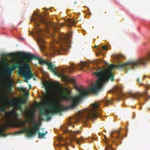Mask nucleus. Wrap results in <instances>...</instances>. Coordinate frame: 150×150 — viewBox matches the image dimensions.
Masks as SVG:
<instances>
[{"label":"nucleus","instance_id":"1","mask_svg":"<svg viewBox=\"0 0 150 150\" xmlns=\"http://www.w3.org/2000/svg\"><path fill=\"white\" fill-rule=\"evenodd\" d=\"M115 68L127 69V62L118 65L111 64L106 69L98 67L96 69V72L93 73V75L98 79L95 85L88 89H83L80 87L75 86V88L79 93L74 96H70L71 91L68 89H66L67 93V94L63 88H59L57 90V93L61 99L64 100L69 101L71 103L68 106H65L60 105L58 107L56 108L55 105L52 102L51 98L52 94L51 87L48 84H45V86L47 94L45 95L47 100L46 104L52 105L51 107L48 108L49 111L52 112L57 113L69 109L74 108L78 103L89 93H97L102 88L105 83L109 79L113 81L114 75L111 71Z\"/></svg>","mask_w":150,"mask_h":150},{"label":"nucleus","instance_id":"2","mask_svg":"<svg viewBox=\"0 0 150 150\" xmlns=\"http://www.w3.org/2000/svg\"><path fill=\"white\" fill-rule=\"evenodd\" d=\"M17 54L23 58L27 63L20 66L21 62L20 60H17L13 63L11 67H9L7 65H4L2 67V71L4 74L7 76H11L13 71L18 68V73L20 76L24 78V81L28 82V80L33 78L34 76L30 70V65L28 63L31 60L35 59L38 60L40 64H44L45 60L40 59L35 55L30 53H25L22 52H18Z\"/></svg>","mask_w":150,"mask_h":150},{"label":"nucleus","instance_id":"3","mask_svg":"<svg viewBox=\"0 0 150 150\" xmlns=\"http://www.w3.org/2000/svg\"><path fill=\"white\" fill-rule=\"evenodd\" d=\"M100 103H94L91 105V108H87L78 111L77 115L73 117L69 122V125L74 127L73 124L80 121L86 124L90 119H95L100 116L98 112Z\"/></svg>","mask_w":150,"mask_h":150},{"label":"nucleus","instance_id":"4","mask_svg":"<svg viewBox=\"0 0 150 150\" xmlns=\"http://www.w3.org/2000/svg\"><path fill=\"white\" fill-rule=\"evenodd\" d=\"M72 33L67 35L62 33L59 35L58 41L54 40L50 43V47L52 52L60 53L61 51L66 50L65 45L68 46L71 43L70 38H72Z\"/></svg>","mask_w":150,"mask_h":150},{"label":"nucleus","instance_id":"5","mask_svg":"<svg viewBox=\"0 0 150 150\" xmlns=\"http://www.w3.org/2000/svg\"><path fill=\"white\" fill-rule=\"evenodd\" d=\"M30 21L34 23L36 26V31L37 35V40L39 44L43 45L45 41L42 37L43 34L41 33L43 30L40 28L39 26L40 23L46 24L44 18L41 15L36 13H34L33 17L31 18Z\"/></svg>","mask_w":150,"mask_h":150},{"label":"nucleus","instance_id":"6","mask_svg":"<svg viewBox=\"0 0 150 150\" xmlns=\"http://www.w3.org/2000/svg\"><path fill=\"white\" fill-rule=\"evenodd\" d=\"M123 87L121 85H119L115 86L113 88L112 92L115 93L116 94L118 98V100H119L121 99V97H131L133 99H139L141 97H143L144 99L146 101L150 98V96H148V98H146L147 94V92L146 91L144 93L141 94L139 93H137L135 94L131 92H129L126 94H125L122 92V88Z\"/></svg>","mask_w":150,"mask_h":150},{"label":"nucleus","instance_id":"7","mask_svg":"<svg viewBox=\"0 0 150 150\" xmlns=\"http://www.w3.org/2000/svg\"><path fill=\"white\" fill-rule=\"evenodd\" d=\"M5 116L7 121L5 125L6 128L21 127L25 124L24 122H19V114L15 111H7L5 113Z\"/></svg>","mask_w":150,"mask_h":150},{"label":"nucleus","instance_id":"8","mask_svg":"<svg viewBox=\"0 0 150 150\" xmlns=\"http://www.w3.org/2000/svg\"><path fill=\"white\" fill-rule=\"evenodd\" d=\"M61 129L63 131L64 134L66 135H71V139L73 140L76 141L78 144H79L80 142H82L84 139L83 137H81L79 139L76 138L75 135L80 134L81 132V131L78 130L72 131L68 129L67 125L62 126L61 127Z\"/></svg>","mask_w":150,"mask_h":150},{"label":"nucleus","instance_id":"9","mask_svg":"<svg viewBox=\"0 0 150 150\" xmlns=\"http://www.w3.org/2000/svg\"><path fill=\"white\" fill-rule=\"evenodd\" d=\"M35 114V112L32 111L30 114V118L29 120L31 122L32 119H34L33 122L34 123L35 126L33 127V129H28L26 128L25 129V131L27 133L26 136L28 137H32L35 135L37 132L40 129V125L34 120Z\"/></svg>","mask_w":150,"mask_h":150},{"label":"nucleus","instance_id":"10","mask_svg":"<svg viewBox=\"0 0 150 150\" xmlns=\"http://www.w3.org/2000/svg\"><path fill=\"white\" fill-rule=\"evenodd\" d=\"M26 102L25 99L22 98L19 100L17 98H15L14 100H9L7 103L10 107H13L18 109L22 110V105L25 104Z\"/></svg>","mask_w":150,"mask_h":150},{"label":"nucleus","instance_id":"11","mask_svg":"<svg viewBox=\"0 0 150 150\" xmlns=\"http://www.w3.org/2000/svg\"><path fill=\"white\" fill-rule=\"evenodd\" d=\"M8 100V94L3 91L2 86L0 84V112L5 111L6 107L3 102L4 101Z\"/></svg>","mask_w":150,"mask_h":150},{"label":"nucleus","instance_id":"12","mask_svg":"<svg viewBox=\"0 0 150 150\" xmlns=\"http://www.w3.org/2000/svg\"><path fill=\"white\" fill-rule=\"evenodd\" d=\"M110 135L111 140L113 142H117L120 143L123 138L122 134L119 131H112L110 132Z\"/></svg>","mask_w":150,"mask_h":150},{"label":"nucleus","instance_id":"13","mask_svg":"<svg viewBox=\"0 0 150 150\" xmlns=\"http://www.w3.org/2000/svg\"><path fill=\"white\" fill-rule=\"evenodd\" d=\"M45 95H46V94H44V96H45V98L46 102L44 104V106L45 107H46L47 106L49 105L50 106V107H48L47 108V112H45V111L46 110V108H43L42 109L40 110V115H44L46 116L47 117V119L48 120H49V119H51V116H50V115L49 114L48 112H50V113H57L52 112H50V111H49L48 108L51 107L52 105H47L46 104V102H47V98H46ZM59 112H57V113H59Z\"/></svg>","mask_w":150,"mask_h":150},{"label":"nucleus","instance_id":"14","mask_svg":"<svg viewBox=\"0 0 150 150\" xmlns=\"http://www.w3.org/2000/svg\"><path fill=\"white\" fill-rule=\"evenodd\" d=\"M14 83V81L12 80L9 79L7 81L6 84V87L8 91L11 92L12 91V87Z\"/></svg>","mask_w":150,"mask_h":150},{"label":"nucleus","instance_id":"15","mask_svg":"<svg viewBox=\"0 0 150 150\" xmlns=\"http://www.w3.org/2000/svg\"><path fill=\"white\" fill-rule=\"evenodd\" d=\"M46 24H45L47 25V27L50 26H51L54 30L57 31L59 30L60 29L59 25L56 23H50V24H48L46 22Z\"/></svg>","mask_w":150,"mask_h":150},{"label":"nucleus","instance_id":"16","mask_svg":"<svg viewBox=\"0 0 150 150\" xmlns=\"http://www.w3.org/2000/svg\"><path fill=\"white\" fill-rule=\"evenodd\" d=\"M66 23L67 25L69 28H71L72 26H74L76 23L74 20L71 19H68Z\"/></svg>","mask_w":150,"mask_h":150},{"label":"nucleus","instance_id":"17","mask_svg":"<svg viewBox=\"0 0 150 150\" xmlns=\"http://www.w3.org/2000/svg\"><path fill=\"white\" fill-rule=\"evenodd\" d=\"M48 69L50 70L53 73L57 74V73L55 69L54 66L52 63H50V64L47 66Z\"/></svg>","mask_w":150,"mask_h":150},{"label":"nucleus","instance_id":"18","mask_svg":"<svg viewBox=\"0 0 150 150\" xmlns=\"http://www.w3.org/2000/svg\"><path fill=\"white\" fill-rule=\"evenodd\" d=\"M67 68L69 72L70 73L75 70L76 67L71 64V66Z\"/></svg>","mask_w":150,"mask_h":150},{"label":"nucleus","instance_id":"19","mask_svg":"<svg viewBox=\"0 0 150 150\" xmlns=\"http://www.w3.org/2000/svg\"><path fill=\"white\" fill-rule=\"evenodd\" d=\"M58 75L60 77L64 78L65 77L64 71V70H62L58 74Z\"/></svg>","mask_w":150,"mask_h":150},{"label":"nucleus","instance_id":"20","mask_svg":"<svg viewBox=\"0 0 150 150\" xmlns=\"http://www.w3.org/2000/svg\"><path fill=\"white\" fill-rule=\"evenodd\" d=\"M5 127H3L0 130V137L1 136H6V135L4 132Z\"/></svg>","mask_w":150,"mask_h":150},{"label":"nucleus","instance_id":"21","mask_svg":"<svg viewBox=\"0 0 150 150\" xmlns=\"http://www.w3.org/2000/svg\"><path fill=\"white\" fill-rule=\"evenodd\" d=\"M47 133V132H46L45 133H40V132H38V137L39 138L45 136Z\"/></svg>","mask_w":150,"mask_h":150},{"label":"nucleus","instance_id":"22","mask_svg":"<svg viewBox=\"0 0 150 150\" xmlns=\"http://www.w3.org/2000/svg\"><path fill=\"white\" fill-rule=\"evenodd\" d=\"M103 102L105 103L106 105L112 103V102L111 100L107 99L105 100Z\"/></svg>","mask_w":150,"mask_h":150},{"label":"nucleus","instance_id":"23","mask_svg":"<svg viewBox=\"0 0 150 150\" xmlns=\"http://www.w3.org/2000/svg\"><path fill=\"white\" fill-rule=\"evenodd\" d=\"M105 150H112V148L110 145L107 144Z\"/></svg>","mask_w":150,"mask_h":150},{"label":"nucleus","instance_id":"24","mask_svg":"<svg viewBox=\"0 0 150 150\" xmlns=\"http://www.w3.org/2000/svg\"><path fill=\"white\" fill-rule=\"evenodd\" d=\"M58 140L59 141H61L63 140H64V139L61 136H59L58 137Z\"/></svg>","mask_w":150,"mask_h":150},{"label":"nucleus","instance_id":"25","mask_svg":"<svg viewBox=\"0 0 150 150\" xmlns=\"http://www.w3.org/2000/svg\"><path fill=\"white\" fill-rule=\"evenodd\" d=\"M102 48L103 50H108V47L105 46H103L102 47Z\"/></svg>","mask_w":150,"mask_h":150},{"label":"nucleus","instance_id":"26","mask_svg":"<svg viewBox=\"0 0 150 150\" xmlns=\"http://www.w3.org/2000/svg\"><path fill=\"white\" fill-rule=\"evenodd\" d=\"M24 132L23 130H20V131H19L17 132H16V133L17 134H21V133H23Z\"/></svg>","mask_w":150,"mask_h":150},{"label":"nucleus","instance_id":"27","mask_svg":"<svg viewBox=\"0 0 150 150\" xmlns=\"http://www.w3.org/2000/svg\"><path fill=\"white\" fill-rule=\"evenodd\" d=\"M44 64L47 65V66L50 64V63H49L48 62L45 60Z\"/></svg>","mask_w":150,"mask_h":150},{"label":"nucleus","instance_id":"28","mask_svg":"<svg viewBox=\"0 0 150 150\" xmlns=\"http://www.w3.org/2000/svg\"><path fill=\"white\" fill-rule=\"evenodd\" d=\"M81 65L82 67L84 66L85 65V64L83 62L81 64Z\"/></svg>","mask_w":150,"mask_h":150},{"label":"nucleus","instance_id":"29","mask_svg":"<svg viewBox=\"0 0 150 150\" xmlns=\"http://www.w3.org/2000/svg\"><path fill=\"white\" fill-rule=\"evenodd\" d=\"M20 90L22 91H25V89L23 88H21L20 89Z\"/></svg>","mask_w":150,"mask_h":150},{"label":"nucleus","instance_id":"30","mask_svg":"<svg viewBox=\"0 0 150 150\" xmlns=\"http://www.w3.org/2000/svg\"><path fill=\"white\" fill-rule=\"evenodd\" d=\"M12 55H13V54H11V53H10V54H8V56H12Z\"/></svg>","mask_w":150,"mask_h":150},{"label":"nucleus","instance_id":"31","mask_svg":"<svg viewBox=\"0 0 150 150\" xmlns=\"http://www.w3.org/2000/svg\"><path fill=\"white\" fill-rule=\"evenodd\" d=\"M140 80V79L139 78H138L137 79V81L138 82H139Z\"/></svg>","mask_w":150,"mask_h":150},{"label":"nucleus","instance_id":"32","mask_svg":"<svg viewBox=\"0 0 150 150\" xmlns=\"http://www.w3.org/2000/svg\"><path fill=\"white\" fill-rule=\"evenodd\" d=\"M3 61L4 62H6L7 61V60L6 59H3Z\"/></svg>","mask_w":150,"mask_h":150},{"label":"nucleus","instance_id":"33","mask_svg":"<svg viewBox=\"0 0 150 150\" xmlns=\"http://www.w3.org/2000/svg\"><path fill=\"white\" fill-rule=\"evenodd\" d=\"M72 82L74 84L75 83V81L74 80V79H72Z\"/></svg>","mask_w":150,"mask_h":150},{"label":"nucleus","instance_id":"34","mask_svg":"<svg viewBox=\"0 0 150 150\" xmlns=\"http://www.w3.org/2000/svg\"><path fill=\"white\" fill-rule=\"evenodd\" d=\"M146 76H144L143 80H144V79H145V78H146Z\"/></svg>","mask_w":150,"mask_h":150},{"label":"nucleus","instance_id":"35","mask_svg":"<svg viewBox=\"0 0 150 150\" xmlns=\"http://www.w3.org/2000/svg\"><path fill=\"white\" fill-rule=\"evenodd\" d=\"M92 139L93 140H94L95 139V138L94 137H93L92 138Z\"/></svg>","mask_w":150,"mask_h":150},{"label":"nucleus","instance_id":"36","mask_svg":"<svg viewBox=\"0 0 150 150\" xmlns=\"http://www.w3.org/2000/svg\"><path fill=\"white\" fill-rule=\"evenodd\" d=\"M81 70H82V68H81Z\"/></svg>","mask_w":150,"mask_h":150},{"label":"nucleus","instance_id":"37","mask_svg":"<svg viewBox=\"0 0 150 150\" xmlns=\"http://www.w3.org/2000/svg\"><path fill=\"white\" fill-rule=\"evenodd\" d=\"M62 25H62L61 26H62Z\"/></svg>","mask_w":150,"mask_h":150},{"label":"nucleus","instance_id":"38","mask_svg":"<svg viewBox=\"0 0 150 150\" xmlns=\"http://www.w3.org/2000/svg\"><path fill=\"white\" fill-rule=\"evenodd\" d=\"M106 142V143H107V142Z\"/></svg>","mask_w":150,"mask_h":150}]
</instances>
